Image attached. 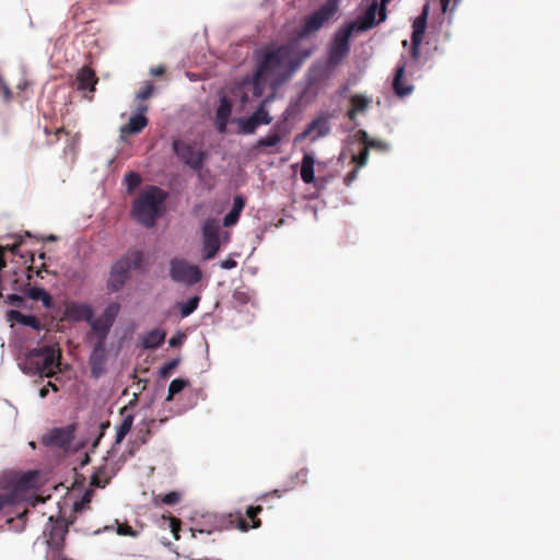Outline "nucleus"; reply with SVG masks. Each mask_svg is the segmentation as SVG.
Wrapping results in <instances>:
<instances>
[{
	"label": "nucleus",
	"instance_id": "nucleus-22",
	"mask_svg": "<svg viewBox=\"0 0 560 560\" xmlns=\"http://www.w3.org/2000/svg\"><path fill=\"white\" fill-rule=\"evenodd\" d=\"M315 164L316 158L314 152H304L301 161L300 176L304 184H314L316 187H323L324 184H318L316 180Z\"/></svg>",
	"mask_w": 560,
	"mask_h": 560
},
{
	"label": "nucleus",
	"instance_id": "nucleus-4",
	"mask_svg": "<svg viewBox=\"0 0 560 560\" xmlns=\"http://www.w3.org/2000/svg\"><path fill=\"white\" fill-rule=\"evenodd\" d=\"M118 302L108 303L102 315L97 318L93 306L85 302L68 301L65 304L63 316L67 320L79 323L85 322L92 332H98L107 327H113L120 312Z\"/></svg>",
	"mask_w": 560,
	"mask_h": 560
},
{
	"label": "nucleus",
	"instance_id": "nucleus-52",
	"mask_svg": "<svg viewBox=\"0 0 560 560\" xmlns=\"http://www.w3.org/2000/svg\"><path fill=\"white\" fill-rule=\"evenodd\" d=\"M116 533L120 536H137V532L128 524H120L116 522Z\"/></svg>",
	"mask_w": 560,
	"mask_h": 560
},
{
	"label": "nucleus",
	"instance_id": "nucleus-18",
	"mask_svg": "<svg viewBox=\"0 0 560 560\" xmlns=\"http://www.w3.org/2000/svg\"><path fill=\"white\" fill-rule=\"evenodd\" d=\"M122 257H126L131 271H136L139 275H147L153 264L151 255L139 248H129Z\"/></svg>",
	"mask_w": 560,
	"mask_h": 560
},
{
	"label": "nucleus",
	"instance_id": "nucleus-14",
	"mask_svg": "<svg viewBox=\"0 0 560 560\" xmlns=\"http://www.w3.org/2000/svg\"><path fill=\"white\" fill-rule=\"evenodd\" d=\"M75 438V425L68 424L66 427L52 428L42 436V443L45 446L59 447L62 450L70 448Z\"/></svg>",
	"mask_w": 560,
	"mask_h": 560
},
{
	"label": "nucleus",
	"instance_id": "nucleus-48",
	"mask_svg": "<svg viewBox=\"0 0 560 560\" xmlns=\"http://www.w3.org/2000/svg\"><path fill=\"white\" fill-rule=\"evenodd\" d=\"M241 213L235 212L233 210H229L228 213L223 217L222 224L225 228H231L235 225L240 220Z\"/></svg>",
	"mask_w": 560,
	"mask_h": 560
},
{
	"label": "nucleus",
	"instance_id": "nucleus-33",
	"mask_svg": "<svg viewBox=\"0 0 560 560\" xmlns=\"http://www.w3.org/2000/svg\"><path fill=\"white\" fill-rule=\"evenodd\" d=\"M202 259L209 261L213 259L221 249L222 238H201Z\"/></svg>",
	"mask_w": 560,
	"mask_h": 560
},
{
	"label": "nucleus",
	"instance_id": "nucleus-15",
	"mask_svg": "<svg viewBox=\"0 0 560 560\" xmlns=\"http://www.w3.org/2000/svg\"><path fill=\"white\" fill-rule=\"evenodd\" d=\"M338 66H332L329 63V59L326 58L325 61L317 60L311 65L305 73L306 85L300 92V98H304L310 88L316 83L323 82L327 80L331 73V71Z\"/></svg>",
	"mask_w": 560,
	"mask_h": 560
},
{
	"label": "nucleus",
	"instance_id": "nucleus-10",
	"mask_svg": "<svg viewBox=\"0 0 560 560\" xmlns=\"http://www.w3.org/2000/svg\"><path fill=\"white\" fill-rule=\"evenodd\" d=\"M168 278L174 283L191 288L201 282L203 273L198 265L188 262L184 258L173 257L168 261Z\"/></svg>",
	"mask_w": 560,
	"mask_h": 560
},
{
	"label": "nucleus",
	"instance_id": "nucleus-28",
	"mask_svg": "<svg viewBox=\"0 0 560 560\" xmlns=\"http://www.w3.org/2000/svg\"><path fill=\"white\" fill-rule=\"evenodd\" d=\"M301 100L302 98L299 97L296 102L291 101L275 122V125H279L281 129H284L287 133H290L293 128V125L290 122V120L299 114Z\"/></svg>",
	"mask_w": 560,
	"mask_h": 560
},
{
	"label": "nucleus",
	"instance_id": "nucleus-43",
	"mask_svg": "<svg viewBox=\"0 0 560 560\" xmlns=\"http://www.w3.org/2000/svg\"><path fill=\"white\" fill-rule=\"evenodd\" d=\"M262 511L261 505H248L245 511V515L250 520L252 528H259L261 521L257 517Z\"/></svg>",
	"mask_w": 560,
	"mask_h": 560
},
{
	"label": "nucleus",
	"instance_id": "nucleus-49",
	"mask_svg": "<svg viewBox=\"0 0 560 560\" xmlns=\"http://www.w3.org/2000/svg\"><path fill=\"white\" fill-rule=\"evenodd\" d=\"M186 335L182 330H177L170 339L168 346L171 348H179L184 345Z\"/></svg>",
	"mask_w": 560,
	"mask_h": 560
},
{
	"label": "nucleus",
	"instance_id": "nucleus-21",
	"mask_svg": "<svg viewBox=\"0 0 560 560\" xmlns=\"http://www.w3.org/2000/svg\"><path fill=\"white\" fill-rule=\"evenodd\" d=\"M5 319L10 323V325L19 324L24 327H30L35 331H42L44 329V325L34 314H25L19 310L9 308L5 311Z\"/></svg>",
	"mask_w": 560,
	"mask_h": 560
},
{
	"label": "nucleus",
	"instance_id": "nucleus-5",
	"mask_svg": "<svg viewBox=\"0 0 560 560\" xmlns=\"http://www.w3.org/2000/svg\"><path fill=\"white\" fill-rule=\"evenodd\" d=\"M60 351L56 345H43L20 353L16 358L19 369L27 375L49 376L55 372Z\"/></svg>",
	"mask_w": 560,
	"mask_h": 560
},
{
	"label": "nucleus",
	"instance_id": "nucleus-59",
	"mask_svg": "<svg viewBox=\"0 0 560 560\" xmlns=\"http://www.w3.org/2000/svg\"><path fill=\"white\" fill-rule=\"evenodd\" d=\"M88 505H89V500H85L84 498H82L81 500L75 501L73 503V512L81 513L88 508Z\"/></svg>",
	"mask_w": 560,
	"mask_h": 560
},
{
	"label": "nucleus",
	"instance_id": "nucleus-27",
	"mask_svg": "<svg viewBox=\"0 0 560 560\" xmlns=\"http://www.w3.org/2000/svg\"><path fill=\"white\" fill-rule=\"evenodd\" d=\"M230 96H231V102L233 103H238L240 104V107L241 109H244L250 102H252V98H250V95H249V92L248 90L246 89L244 82H243V78H241L240 80L235 81L232 86L230 88Z\"/></svg>",
	"mask_w": 560,
	"mask_h": 560
},
{
	"label": "nucleus",
	"instance_id": "nucleus-53",
	"mask_svg": "<svg viewBox=\"0 0 560 560\" xmlns=\"http://www.w3.org/2000/svg\"><path fill=\"white\" fill-rule=\"evenodd\" d=\"M246 205V199L243 195H235L233 198V203L231 210L235 212L242 213Z\"/></svg>",
	"mask_w": 560,
	"mask_h": 560
},
{
	"label": "nucleus",
	"instance_id": "nucleus-29",
	"mask_svg": "<svg viewBox=\"0 0 560 560\" xmlns=\"http://www.w3.org/2000/svg\"><path fill=\"white\" fill-rule=\"evenodd\" d=\"M371 100L362 94H355L350 100V108L347 112L348 118L353 122L354 126H358L359 122L357 121V115L359 113H363L370 104Z\"/></svg>",
	"mask_w": 560,
	"mask_h": 560
},
{
	"label": "nucleus",
	"instance_id": "nucleus-58",
	"mask_svg": "<svg viewBox=\"0 0 560 560\" xmlns=\"http://www.w3.org/2000/svg\"><path fill=\"white\" fill-rule=\"evenodd\" d=\"M307 475H308L307 468H301L298 472H295L294 475H291V479H296L298 482L300 481L302 483H306Z\"/></svg>",
	"mask_w": 560,
	"mask_h": 560
},
{
	"label": "nucleus",
	"instance_id": "nucleus-32",
	"mask_svg": "<svg viewBox=\"0 0 560 560\" xmlns=\"http://www.w3.org/2000/svg\"><path fill=\"white\" fill-rule=\"evenodd\" d=\"M201 238H222V230L218 219L210 217L207 218L200 228Z\"/></svg>",
	"mask_w": 560,
	"mask_h": 560
},
{
	"label": "nucleus",
	"instance_id": "nucleus-45",
	"mask_svg": "<svg viewBox=\"0 0 560 560\" xmlns=\"http://www.w3.org/2000/svg\"><path fill=\"white\" fill-rule=\"evenodd\" d=\"M159 499L163 504L172 506L179 502L180 493L176 490H172L164 494H160Z\"/></svg>",
	"mask_w": 560,
	"mask_h": 560
},
{
	"label": "nucleus",
	"instance_id": "nucleus-50",
	"mask_svg": "<svg viewBox=\"0 0 560 560\" xmlns=\"http://www.w3.org/2000/svg\"><path fill=\"white\" fill-rule=\"evenodd\" d=\"M234 301L240 305H246L250 302L252 296L248 292L236 289L233 293Z\"/></svg>",
	"mask_w": 560,
	"mask_h": 560
},
{
	"label": "nucleus",
	"instance_id": "nucleus-31",
	"mask_svg": "<svg viewBox=\"0 0 560 560\" xmlns=\"http://www.w3.org/2000/svg\"><path fill=\"white\" fill-rule=\"evenodd\" d=\"M135 416L132 413H128L124 417L122 421L116 425V435H115V442L112 446V448L107 452V455H112V453L115 451V447L119 445L127 434L131 431V428L133 425Z\"/></svg>",
	"mask_w": 560,
	"mask_h": 560
},
{
	"label": "nucleus",
	"instance_id": "nucleus-6",
	"mask_svg": "<svg viewBox=\"0 0 560 560\" xmlns=\"http://www.w3.org/2000/svg\"><path fill=\"white\" fill-rule=\"evenodd\" d=\"M38 477L37 470L3 472L0 476V489L7 491V493L0 494V511L4 506H14L24 501L25 492L36 488Z\"/></svg>",
	"mask_w": 560,
	"mask_h": 560
},
{
	"label": "nucleus",
	"instance_id": "nucleus-61",
	"mask_svg": "<svg viewBox=\"0 0 560 560\" xmlns=\"http://www.w3.org/2000/svg\"><path fill=\"white\" fill-rule=\"evenodd\" d=\"M269 225L265 224L262 228L258 229L256 232V242L257 244L261 243L264 240L265 233L267 232Z\"/></svg>",
	"mask_w": 560,
	"mask_h": 560
},
{
	"label": "nucleus",
	"instance_id": "nucleus-62",
	"mask_svg": "<svg viewBox=\"0 0 560 560\" xmlns=\"http://www.w3.org/2000/svg\"><path fill=\"white\" fill-rule=\"evenodd\" d=\"M357 175H358V170L354 168L352 170L350 173L347 174V176L345 177V184L347 186H350L351 183L357 178Z\"/></svg>",
	"mask_w": 560,
	"mask_h": 560
},
{
	"label": "nucleus",
	"instance_id": "nucleus-13",
	"mask_svg": "<svg viewBox=\"0 0 560 560\" xmlns=\"http://www.w3.org/2000/svg\"><path fill=\"white\" fill-rule=\"evenodd\" d=\"M370 141L368 132L359 129L353 135L348 136L343 142L345 150L351 154L359 167L364 166L368 162Z\"/></svg>",
	"mask_w": 560,
	"mask_h": 560
},
{
	"label": "nucleus",
	"instance_id": "nucleus-17",
	"mask_svg": "<svg viewBox=\"0 0 560 560\" xmlns=\"http://www.w3.org/2000/svg\"><path fill=\"white\" fill-rule=\"evenodd\" d=\"M288 136L289 133H287L284 129H281L279 125L273 124L265 136L256 140L252 150L262 154L266 149L279 147Z\"/></svg>",
	"mask_w": 560,
	"mask_h": 560
},
{
	"label": "nucleus",
	"instance_id": "nucleus-34",
	"mask_svg": "<svg viewBox=\"0 0 560 560\" xmlns=\"http://www.w3.org/2000/svg\"><path fill=\"white\" fill-rule=\"evenodd\" d=\"M201 296L199 294H194L186 301H176V306L178 308L180 318H187L192 313H195L199 306Z\"/></svg>",
	"mask_w": 560,
	"mask_h": 560
},
{
	"label": "nucleus",
	"instance_id": "nucleus-40",
	"mask_svg": "<svg viewBox=\"0 0 560 560\" xmlns=\"http://www.w3.org/2000/svg\"><path fill=\"white\" fill-rule=\"evenodd\" d=\"M252 115L260 126H268L273 121V117L268 110V107H265L264 105L258 104L257 107L252 112Z\"/></svg>",
	"mask_w": 560,
	"mask_h": 560
},
{
	"label": "nucleus",
	"instance_id": "nucleus-37",
	"mask_svg": "<svg viewBox=\"0 0 560 560\" xmlns=\"http://www.w3.org/2000/svg\"><path fill=\"white\" fill-rule=\"evenodd\" d=\"M109 421H101L90 427V434L93 436V442L91 445V451L94 452L98 446L101 440L105 435L107 429L109 428Z\"/></svg>",
	"mask_w": 560,
	"mask_h": 560
},
{
	"label": "nucleus",
	"instance_id": "nucleus-47",
	"mask_svg": "<svg viewBox=\"0 0 560 560\" xmlns=\"http://www.w3.org/2000/svg\"><path fill=\"white\" fill-rule=\"evenodd\" d=\"M233 520V527L235 526L238 530L245 533L248 532L249 528H252V524L249 525L247 520H245L241 513V511H237L236 517L232 515Z\"/></svg>",
	"mask_w": 560,
	"mask_h": 560
},
{
	"label": "nucleus",
	"instance_id": "nucleus-51",
	"mask_svg": "<svg viewBox=\"0 0 560 560\" xmlns=\"http://www.w3.org/2000/svg\"><path fill=\"white\" fill-rule=\"evenodd\" d=\"M46 310H55L56 304L52 295L45 289L39 296V300Z\"/></svg>",
	"mask_w": 560,
	"mask_h": 560
},
{
	"label": "nucleus",
	"instance_id": "nucleus-42",
	"mask_svg": "<svg viewBox=\"0 0 560 560\" xmlns=\"http://www.w3.org/2000/svg\"><path fill=\"white\" fill-rule=\"evenodd\" d=\"M124 183L127 186V190L133 191L136 188H138L142 184V177L139 173L135 171H130L125 174L124 176Z\"/></svg>",
	"mask_w": 560,
	"mask_h": 560
},
{
	"label": "nucleus",
	"instance_id": "nucleus-2",
	"mask_svg": "<svg viewBox=\"0 0 560 560\" xmlns=\"http://www.w3.org/2000/svg\"><path fill=\"white\" fill-rule=\"evenodd\" d=\"M385 22V0H371L351 20L345 21L332 34L327 46V58L332 66H339L351 50L350 40L380 23Z\"/></svg>",
	"mask_w": 560,
	"mask_h": 560
},
{
	"label": "nucleus",
	"instance_id": "nucleus-39",
	"mask_svg": "<svg viewBox=\"0 0 560 560\" xmlns=\"http://www.w3.org/2000/svg\"><path fill=\"white\" fill-rule=\"evenodd\" d=\"M180 358L176 357L164 362L158 370V376L162 380L171 377L175 369L179 365Z\"/></svg>",
	"mask_w": 560,
	"mask_h": 560
},
{
	"label": "nucleus",
	"instance_id": "nucleus-3",
	"mask_svg": "<svg viewBox=\"0 0 560 560\" xmlns=\"http://www.w3.org/2000/svg\"><path fill=\"white\" fill-rule=\"evenodd\" d=\"M168 192L156 185H148L133 199L131 215L144 228L152 229L166 212Z\"/></svg>",
	"mask_w": 560,
	"mask_h": 560
},
{
	"label": "nucleus",
	"instance_id": "nucleus-7",
	"mask_svg": "<svg viewBox=\"0 0 560 560\" xmlns=\"http://www.w3.org/2000/svg\"><path fill=\"white\" fill-rule=\"evenodd\" d=\"M173 154L189 170L196 173L199 182H203L205 176L210 173L206 167L209 160V152L205 148H197L196 143L187 142L176 138L171 143Z\"/></svg>",
	"mask_w": 560,
	"mask_h": 560
},
{
	"label": "nucleus",
	"instance_id": "nucleus-20",
	"mask_svg": "<svg viewBox=\"0 0 560 560\" xmlns=\"http://www.w3.org/2000/svg\"><path fill=\"white\" fill-rule=\"evenodd\" d=\"M233 104L225 95L221 96L215 108L214 126L219 133H225L229 124H233L231 118Z\"/></svg>",
	"mask_w": 560,
	"mask_h": 560
},
{
	"label": "nucleus",
	"instance_id": "nucleus-25",
	"mask_svg": "<svg viewBox=\"0 0 560 560\" xmlns=\"http://www.w3.org/2000/svg\"><path fill=\"white\" fill-rule=\"evenodd\" d=\"M97 83L95 72L89 67H82L75 78L77 89L81 92L93 93Z\"/></svg>",
	"mask_w": 560,
	"mask_h": 560
},
{
	"label": "nucleus",
	"instance_id": "nucleus-23",
	"mask_svg": "<svg viewBox=\"0 0 560 560\" xmlns=\"http://www.w3.org/2000/svg\"><path fill=\"white\" fill-rule=\"evenodd\" d=\"M393 90L398 97H405L411 94L413 85L406 74V65L402 63L396 68L395 77L392 83Z\"/></svg>",
	"mask_w": 560,
	"mask_h": 560
},
{
	"label": "nucleus",
	"instance_id": "nucleus-1",
	"mask_svg": "<svg viewBox=\"0 0 560 560\" xmlns=\"http://www.w3.org/2000/svg\"><path fill=\"white\" fill-rule=\"evenodd\" d=\"M338 11V0H326L290 28L283 42H271L254 51V73L242 77L252 101L260 98L267 85L278 91L300 71L317 49L312 38L335 19Z\"/></svg>",
	"mask_w": 560,
	"mask_h": 560
},
{
	"label": "nucleus",
	"instance_id": "nucleus-11",
	"mask_svg": "<svg viewBox=\"0 0 560 560\" xmlns=\"http://www.w3.org/2000/svg\"><path fill=\"white\" fill-rule=\"evenodd\" d=\"M113 327L93 334V345L89 355L91 376L98 380L106 373L107 338Z\"/></svg>",
	"mask_w": 560,
	"mask_h": 560
},
{
	"label": "nucleus",
	"instance_id": "nucleus-46",
	"mask_svg": "<svg viewBox=\"0 0 560 560\" xmlns=\"http://www.w3.org/2000/svg\"><path fill=\"white\" fill-rule=\"evenodd\" d=\"M154 83L152 81H147L144 86L136 94V98L139 101H145L150 98L154 92Z\"/></svg>",
	"mask_w": 560,
	"mask_h": 560
},
{
	"label": "nucleus",
	"instance_id": "nucleus-44",
	"mask_svg": "<svg viewBox=\"0 0 560 560\" xmlns=\"http://www.w3.org/2000/svg\"><path fill=\"white\" fill-rule=\"evenodd\" d=\"M156 422V419H149V420H143L142 423L144 425V433L142 432L143 430L141 428L138 429V436H137V441H139V444L143 445L147 443L149 436H150V429L151 427H153Z\"/></svg>",
	"mask_w": 560,
	"mask_h": 560
},
{
	"label": "nucleus",
	"instance_id": "nucleus-30",
	"mask_svg": "<svg viewBox=\"0 0 560 560\" xmlns=\"http://www.w3.org/2000/svg\"><path fill=\"white\" fill-rule=\"evenodd\" d=\"M232 121L237 127V133L244 136L254 135L261 127L252 113L247 116L233 118Z\"/></svg>",
	"mask_w": 560,
	"mask_h": 560
},
{
	"label": "nucleus",
	"instance_id": "nucleus-26",
	"mask_svg": "<svg viewBox=\"0 0 560 560\" xmlns=\"http://www.w3.org/2000/svg\"><path fill=\"white\" fill-rule=\"evenodd\" d=\"M11 289L13 291H23L28 303H30V300L38 301L39 296L42 295L43 291L45 290V288L42 285L31 284L28 282V280L20 281L18 279H14L11 281Z\"/></svg>",
	"mask_w": 560,
	"mask_h": 560
},
{
	"label": "nucleus",
	"instance_id": "nucleus-57",
	"mask_svg": "<svg viewBox=\"0 0 560 560\" xmlns=\"http://www.w3.org/2000/svg\"><path fill=\"white\" fill-rule=\"evenodd\" d=\"M52 390V392H58V386L54 385L52 383H47V385L43 386L42 388H39L38 390V395L40 398H46L49 394V390Z\"/></svg>",
	"mask_w": 560,
	"mask_h": 560
},
{
	"label": "nucleus",
	"instance_id": "nucleus-12",
	"mask_svg": "<svg viewBox=\"0 0 560 560\" xmlns=\"http://www.w3.org/2000/svg\"><path fill=\"white\" fill-rule=\"evenodd\" d=\"M131 280V269L126 257L115 259L109 268V275L106 280V290L108 293H117Z\"/></svg>",
	"mask_w": 560,
	"mask_h": 560
},
{
	"label": "nucleus",
	"instance_id": "nucleus-8",
	"mask_svg": "<svg viewBox=\"0 0 560 560\" xmlns=\"http://www.w3.org/2000/svg\"><path fill=\"white\" fill-rule=\"evenodd\" d=\"M70 523L65 517L48 518L44 529L45 544L47 545L51 560H70L62 555L65 537L68 533Z\"/></svg>",
	"mask_w": 560,
	"mask_h": 560
},
{
	"label": "nucleus",
	"instance_id": "nucleus-38",
	"mask_svg": "<svg viewBox=\"0 0 560 560\" xmlns=\"http://www.w3.org/2000/svg\"><path fill=\"white\" fill-rule=\"evenodd\" d=\"M190 382L186 377H176L174 378L167 388V396L165 398L166 402L173 400V397L180 394L187 386H189Z\"/></svg>",
	"mask_w": 560,
	"mask_h": 560
},
{
	"label": "nucleus",
	"instance_id": "nucleus-9",
	"mask_svg": "<svg viewBox=\"0 0 560 560\" xmlns=\"http://www.w3.org/2000/svg\"><path fill=\"white\" fill-rule=\"evenodd\" d=\"M191 522L190 532L192 537H197V534L214 536L233 528L232 514L202 513L192 517Z\"/></svg>",
	"mask_w": 560,
	"mask_h": 560
},
{
	"label": "nucleus",
	"instance_id": "nucleus-35",
	"mask_svg": "<svg viewBox=\"0 0 560 560\" xmlns=\"http://www.w3.org/2000/svg\"><path fill=\"white\" fill-rule=\"evenodd\" d=\"M308 125L315 126L316 135L312 136V141H316L320 138H324L330 132L329 118L326 115H319L315 119L308 122Z\"/></svg>",
	"mask_w": 560,
	"mask_h": 560
},
{
	"label": "nucleus",
	"instance_id": "nucleus-63",
	"mask_svg": "<svg viewBox=\"0 0 560 560\" xmlns=\"http://www.w3.org/2000/svg\"><path fill=\"white\" fill-rule=\"evenodd\" d=\"M296 479H291V477L285 481L283 486V491L292 490L296 486Z\"/></svg>",
	"mask_w": 560,
	"mask_h": 560
},
{
	"label": "nucleus",
	"instance_id": "nucleus-41",
	"mask_svg": "<svg viewBox=\"0 0 560 560\" xmlns=\"http://www.w3.org/2000/svg\"><path fill=\"white\" fill-rule=\"evenodd\" d=\"M110 477L112 476L107 475V467L103 466L100 467L98 470L92 476L91 483L94 487L103 488L108 483Z\"/></svg>",
	"mask_w": 560,
	"mask_h": 560
},
{
	"label": "nucleus",
	"instance_id": "nucleus-19",
	"mask_svg": "<svg viewBox=\"0 0 560 560\" xmlns=\"http://www.w3.org/2000/svg\"><path fill=\"white\" fill-rule=\"evenodd\" d=\"M429 15V4H424L421 14L415 20L412 24L411 34V55L417 58L419 55L420 45L427 28V21Z\"/></svg>",
	"mask_w": 560,
	"mask_h": 560
},
{
	"label": "nucleus",
	"instance_id": "nucleus-55",
	"mask_svg": "<svg viewBox=\"0 0 560 560\" xmlns=\"http://www.w3.org/2000/svg\"><path fill=\"white\" fill-rule=\"evenodd\" d=\"M237 266L236 260L233 258V256H229L225 259L221 260L219 264V267L223 270H231L234 269Z\"/></svg>",
	"mask_w": 560,
	"mask_h": 560
},
{
	"label": "nucleus",
	"instance_id": "nucleus-54",
	"mask_svg": "<svg viewBox=\"0 0 560 560\" xmlns=\"http://www.w3.org/2000/svg\"><path fill=\"white\" fill-rule=\"evenodd\" d=\"M0 96L4 102H9L12 98V92L10 88L4 83L0 77Z\"/></svg>",
	"mask_w": 560,
	"mask_h": 560
},
{
	"label": "nucleus",
	"instance_id": "nucleus-16",
	"mask_svg": "<svg viewBox=\"0 0 560 560\" xmlns=\"http://www.w3.org/2000/svg\"><path fill=\"white\" fill-rule=\"evenodd\" d=\"M148 109V105L144 104L137 106L136 112L131 114L128 122L119 128L120 141H127V135H138L148 126L149 120L145 116Z\"/></svg>",
	"mask_w": 560,
	"mask_h": 560
},
{
	"label": "nucleus",
	"instance_id": "nucleus-24",
	"mask_svg": "<svg viewBox=\"0 0 560 560\" xmlns=\"http://www.w3.org/2000/svg\"><path fill=\"white\" fill-rule=\"evenodd\" d=\"M165 339L166 331L164 329L152 328L142 336L140 340V346L144 350L155 351L164 345Z\"/></svg>",
	"mask_w": 560,
	"mask_h": 560
},
{
	"label": "nucleus",
	"instance_id": "nucleus-56",
	"mask_svg": "<svg viewBox=\"0 0 560 560\" xmlns=\"http://www.w3.org/2000/svg\"><path fill=\"white\" fill-rule=\"evenodd\" d=\"M5 267H7V259H5L2 246L0 245V296H2V290H3L2 271Z\"/></svg>",
	"mask_w": 560,
	"mask_h": 560
},
{
	"label": "nucleus",
	"instance_id": "nucleus-60",
	"mask_svg": "<svg viewBox=\"0 0 560 560\" xmlns=\"http://www.w3.org/2000/svg\"><path fill=\"white\" fill-rule=\"evenodd\" d=\"M276 93H277V91H273V90H272V92H271V93H269V94H267V95H265V96L259 101V103H258V104H259V105H264L265 107H268V105L275 101V98H276Z\"/></svg>",
	"mask_w": 560,
	"mask_h": 560
},
{
	"label": "nucleus",
	"instance_id": "nucleus-64",
	"mask_svg": "<svg viewBox=\"0 0 560 560\" xmlns=\"http://www.w3.org/2000/svg\"><path fill=\"white\" fill-rule=\"evenodd\" d=\"M315 131V126L314 125H306L305 128L303 129V133L305 135V137H310L313 132Z\"/></svg>",
	"mask_w": 560,
	"mask_h": 560
},
{
	"label": "nucleus",
	"instance_id": "nucleus-36",
	"mask_svg": "<svg viewBox=\"0 0 560 560\" xmlns=\"http://www.w3.org/2000/svg\"><path fill=\"white\" fill-rule=\"evenodd\" d=\"M4 289L2 290V292ZM3 299L4 303L11 306H16L21 308H31L32 305L27 302L25 294L23 291H13L12 293L7 294L5 296L2 294L0 296Z\"/></svg>",
	"mask_w": 560,
	"mask_h": 560
}]
</instances>
